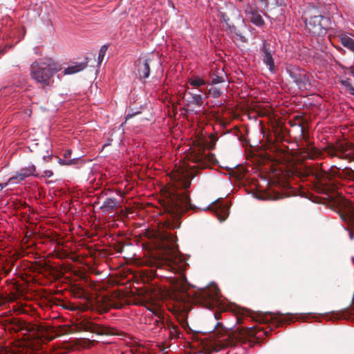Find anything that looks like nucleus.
Segmentation results:
<instances>
[{"label": "nucleus", "mask_w": 354, "mask_h": 354, "mask_svg": "<svg viewBox=\"0 0 354 354\" xmlns=\"http://www.w3.org/2000/svg\"><path fill=\"white\" fill-rule=\"evenodd\" d=\"M6 185H7V184H5V185H1V189H2V188H3L4 187H6Z\"/></svg>", "instance_id": "nucleus-35"}, {"label": "nucleus", "mask_w": 354, "mask_h": 354, "mask_svg": "<svg viewBox=\"0 0 354 354\" xmlns=\"http://www.w3.org/2000/svg\"><path fill=\"white\" fill-rule=\"evenodd\" d=\"M53 338H54V337H48V339H53Z\"/></svg>", "instance_id": "nucleus-37"}, {"label": "nucleus", "mask_w": 354, "mask_h": 354, "mask_svg": "<svg viewBox=\"0 0 354 354\" xmlns=\"http://www.w3.org/2000/svg\"><path fill=\"white\" fill-rule=\"evenodd\" d=\"M341 44L346 48L354 53V40L347 35H341L339 37Z\"/></svg>", "instance_id": "nucleus-21"}, {"label": "nucleus", "mask_w": 354, "mask_h": 354, "mask_svg": "<svg viewBox=\"0 0 354 354\" xmlns=\"http://www.w3.org/2000/svg\"><path fill=\"white\" fill-rule=\"evenodd\" d=\"M41 334L42 333H22L24 340L22 343L23 346L32 349H38L44 342L42 337L40 336Z\"/></svg>", "instance_id": "nucleus-9"}, {"label": "nucleus", "mask_w": 354, "mask_h": 354, "mask_svg": "<svg viewBox=\"0 0 354 354\" xmlns=\"http://www.w3.org/2000/svg\"><path fill=\"white\" fill-rule=\"evenodd\" d=\"M144 306L150 311L153 315L156 316L155 322L157 324V326L158 328H160V330H162L163 328L165 330H167L166 325L169 327V329L174 330L176 332H177V327L173 324H165L163 320L161 319L160 317V306L159 304L156 302H148L145 301Z\"/></svg>", "instance_id": "nucleus-6"}, {"label": "nucleus", "mask_w": 354, "mask_h": 354, "mask_svg": "<svg viewBox=\"0 0 354 354\" xmlns=\"http://www.w3.org/2000/svg\"><path fill=\"white\" fill-rule=\"evenodd\" d=\"M62 68L59 63L51 58L45 57L31 64L30 75L37 85L47 90L53 86L54 77Z\"/></svg>", "instance_id": "nucleus-2"}, {"label": "nucleus", "mask_w": 354, "mask_h": 354, "mask_svg": "<svg viewBox=\"0 0 354 354\" xmlns=\"http://www.w3.org/2000/svg\"><path fill=\"white\" fill-rule=\"evenodd\" d=\"M35 171L36 167L34 165H28V167L21 169L20 171L16 174V176L10 178L8 180V183H17L30 176H37V174H35Z\"/></svg>", "instance_id": "nucleus-11"}, {"label": "nucleus", "mask_w": 354, "mask_h": 354, "mask_svg": "<svg viewBox=\"0 0 354 354\" xmlns=\"http://www.w3.org/2000/svg\"><path fill=\"white\" fill-rule=\"evenodd\" d=\"M249 342H250V345L252 346L251 340H249Z\"/></svg>", "instance_id": "nucleus-39"}, {"label": "nucleus", "mask_w": 354, "mask_h": 354, "mask_svg": "<svg viewBox=\"0 0 354 354\" xmlns=\"http://www.w3.org/2000/svg\"><path fill=\"white\" fill-rule=\"evenodd\" d=\"M263 334H264L265 335L268 336V335L269 333H263Z\"/></svg>", "instance_id": "nucleus-38"}, {"label": "nucleus", "mask_w": 354, "mask_h": 354, "mask_svg": "<svg viewBox=\"0 0 354 354\" xmlns=\"http://www.w3.org/2000/svg\"><path fill=\"white\" fill-rule=\"evenodd\" d=\"M97 335H102V333H97ZM112 335H123L124 333H111Z\"/></svg>", "instance_id": "nucleus-33"}, {"label": "nucleus", "mask_w": 354, "mask_h": 354, "mask_svg": "<svg viewBox=\"0 0 354 354\" xmlns=\"http://www.w3.org/2000/svg\"><path fill=\"white\" fill-rule=\"evenodd\" d=\"M53 172L51 170H45L44 171V174H43V176L44 177H47V178H50L51 176H53Z\"/></svg>", "instance_id": "nucleus-29"}, {"label": "nucleus", "mask_w": 354, "mask_h": 354, "mask_svg": "<svg viewBox=\"0 0 354 354\" xmlns=\"http://www.w3.org/2000/svg\"><path fill=\"white\" fill-rule=\"evenodd\" d=\"M75 159H71V160H64V159H59L58 162L61 165H71L75 162Z\"/></svg>", "instance_id": "nucleus-27"}, {"label": "nucleus", "mask_w": 354, "mask_h": 354, "mask_svg": "<svg viewBox=\"0 0 354 354\" xmlns=\"http://www.w3.org/2000/svg\"><path fill=\"white\" fill-rule=\"evenodd\" d=\"M86 63L84 62H80L76 63L73 65L69 66L67 68H66L64 71V75H72L75 74L76 73H78L80 71H82L86 67Z\"/></svg>", "instance_id": "nucleus-18"}, {"label": "nucleus", "mask_w": 354, "mask_h": 354, "mask_svg": "<svg viewBox=\"0 0 354 354\" xmlns=\"http://www.w3.org/2000/svg\"><path fill=\"white\" fill-rule=\"evenodd\" d=\"M106 50H107V46L105 45L102 46L100 48V49L99 50V53H98V57H97L99 64H100L102 63V62L103 61L104 56L106 55Z\"/></svg>", "instance_id": "nucleus-24"}, {"label": "nucleus", "mask_w": 354, "mask_h": 354, "mask_svg": "<svg viewBox=\"0 0 354 354\" xmlns=\"http://www.w3.org/2000/svg\"><path fill=\"white\" fill-rule=\"evenodd\" d=\"M344 150V143L340 142L337 143L335 146L328 147L326 149V152L330 156H338L341 158L343 155L339 154V153H343Z\"/></svg>", "instance_id": "nucleus-16"}, {"label": "nucleus", "mask_w": 354, "mask_h": 354, "mask_svg": "<svg viewBox=\"0 0 354 354\" xmlns=\"http://www.w3.org/2000/svg\"><path fill=\"white\" fill-rule=\"evenodd\" d=\"M151 59L148 56L140 57L136 62L138 73L140 78L146 79L150 75L149 64Z\"/></svg>", "instance_id": "nucleus-10"}, {"label": "nucleus", "mask_w": 354, "mask_h": 354, "mask_svg": "<svg viewBox=\"0 0 354 354\" xmlns=\"http://www.w3.org/2000/svg\"><path fill=\"white\" fill-rule=\"evenodd\" d=\"M188 83L193 88H198L200 91V89L206 84V81L204 77L194 74L189 77Z\"/></svg>", "instance_id": "nucleus-14"}, {"label": "nucleus", "mask_w": 354, "mask_h": 354, "mask_svg": "<svg viewBox=\"0 0 354 354\" xmlns=\"http://www.w3.org/2000/svg\"><path fill=\"white\" fill-rule=\"evenodd\" d=\"M191 158L196 165L189 166L185 162L176 165L170 174V178L175 185L163 192L165 197V210L176 217L179 216L190 207L189 196L185 192L180 193L176 190V188L187 189L190 187L192 173L187 167L205 168L216 161L214 154L205 151L195 153L192 155Z\"/></svg>", "instance_id": "nucleus-1"}, {"label": "nucleus", "mask_w": 354, "mask_h": 354, "mask_svg": "<svg viewBox=\"0 0 354 354\" xmlns=\"http://www.w3.org/2000/svg\"><path fill=\"white\" fill-rule=\"evenodd\" d=\"M350 236H351V239H353V234L351 232H350Z\"/></svg>", "instance_id": "nucleus-34"}, {"label": "nucleus", "mask_w": 354, "mask_h": 354, "mask_svg": "<svg viewBox=\"0 0 354 354\" xmlns=\"http://www.w3.org/2000/svg\"><path fill=\"white\" fill-rule=\"evenodd\" d=\"M328 19L319 14L306 17L305 24L310 32L316 36H323L326 33Z\"/></svg>", "instance_id": "nucleus-4"}, {"label": "nucleus", "mask_w": 354, "mask_h": 354, "mask_svg": "<svg viewBox=\"0 0 354 354\" xmlns=\"http://www.w3.org/2000/svg\"><path fill=\"white\" fill-rule=\"evenodd\" d=\"M261 330H263L264 332H266V330H265V328H263V329H261Z\"/></svg>", "instance_id": "nucleus-40"}, {"label": "nucleus", "mask_w": 354, "mask_h": 354, "mask_svg": "<svg viewBox=\"0 0 354 354\" xmlns=\"http://www.w3.org/2000/svg\"><path fill=\"white\" fill-rule=\"evenodd\" d=\"M333 205L339 209V216L342 221L349 222L354 221V203L337 192L329 196Z\"/></svg>", "instance_id": "nucleus-3"}, {"label": "nucleus", "mask_w": 354, "mask_h": 354, "mask_svg": "<svg viewBox=\"0 0 354 354\" xmlns=\"http://www.w3.org/2000/svg\"><path fill=\"white\" fill-rule=\"evenodd\" d=\"M192 332L196 333L197 331L196 330H193Z\"/></svg>", "instance_id": "nucleus-41"}, {"label": "nucleus", "mask_w": 354, "mask_h": 354, "mask_svg": "<svg viewBox=\"0 0 354 354\" xmlns=\"http://www.w3.org/2000/svg\"><path fill=\"white\" fill-rule=\"evenodd\" d=\"M101 301L102 302L101 308L104 311H106L111 308H121L126 304V300L120 298L119 292H114L111 297H103Z\"/></svg>", "instance_id": "nucleus-8"}, {"label": "nucleus", "mask_w": 354, "mask_h": 354, "mask_svg": "<svg viewBox=\"0 0 354 354\" xmlns=\"http://www.w3.org/2000/svg\"><path fill=\"white\" fill-rule=\"evenodd\" d=\"M245 12L250 21L254 25L259 27L264 25L265 22L261 14L251 6H248L245 8Z\"/></svg>", "instance_id": "nucleus-12"}, {"label": "nucleus", "mask_w": 354, "mask_h": 354, "mask_svg": "<svg viewBox=\"0 0 354 354\" xmlns=\"http://www.w3.org/2000/svg\"><path fill=\"white\" fill-rule=\"evenodd\" d=\"M117 205L118 201L115 198H109L104 201L101 207V209L104 212L111 211L113 210L117 207Z\"/></svg>", "instance_id": "nucleus-20"}, {"label": "nucleus", "mask_w": 354, "mask_h": 354, "mask_svg": "<svg viewBox=\"0 0 354 354\" xmlns=\"http://www.w3.org/2000/svg\"><path fill=\"white\" fill-rule=\"evenodd\" d=\"M262 51L263 53V63L266 64L269 67V70L271 73L274 72V59L272 57V54L270 53L269 50V48L267 46V45L263 43V47H262Z\"/></svg>", "instance_id": "nucleus-13"}, {"label": "nucleus", "mask_w": 354, "mask_h": 354, "mask_svg": "<svg viewBox=\"0 0 354 354\" xmlns=\"http://www.w3.org/2000/svg\"><path fill=\"white\" fill-rule=\"evenodd\" d=\"M65 308H68V309H69L71 310H73V311L77 310V309H80L82 311H85V310L88 309V306H86V305H84L83 306L80 308V307H78L77 306H75V305L72 304V305L66 306Z\"/></svg>", "instance_id": "nucleus-25"}, {"label": "nucleus", "mask_w": 354, "mask_h": 354, "mask_svg": "<svg viewBox=\"0 0 354 354\" xmlns=\"http://www.w3.org/2000/svg\"><path fill=\"white\" fill-rule=\"evenodd\" d=\"M187 324L185 322L181 324V326L183 327V328L184 330H187Z\"/></svg>", "instance_id": "nucleus-31"}, {"label": "nucleus", "mask_w": 354, "mask_h": 354, "mask_svg": "<svg viewBox=\"0 0 354 354\" xmlns=\"http://www.w3.org/2000/svg\"><path fill=\"white\" fill-rule=\"evenodd\" d=\"M351 93L354 95V89L352 88Z\"/></svg>", "instance_id": "nucleus-36"}, {"label": "nucleus", "mask_w": 354, "mask_h": 354, "mask_svg": "<svg viewBox=\"0 0 354 354\" xmlns=\"http://www.w3.org/2000/svg\"><path fill=\"white\" fill-rule=\"evenodd\" d=\"M86 332H106L105 328L97 324L88 322L85 327Z\"/></svg>", "instance_id": "nucleus-22"}, {"label": "nucleus", "mask_w": 354, "mask_h": 354, "mask_svg": "<svg viewBox=\"0 0 354 354\" xmlns=\"http://www.w3.org/2000/svg\"><path fill=\"white\" fill-rule=\"evenodd\" d=\"M200 93H192L191 100L187 104V111L195 113L196 114L201 112L205 98L207 97V93L203 89H200Z\"/></svg>", "instance_id": "nucleus-7"}, {"label": "nucleus", "mask_w": 354, "mask_h": 354, "mask_svg": "<svg viewBox=\"0 0 354 354\" xmlns=\"http://www.w3.org/2000/svg\"><path fill=\"white\" fill-rule=\"evenodd\" d=\"M223 82V77H219L218 75H216L214 77H212V84H216Z\"/></svg>", "instance_id": "nucleus-28"}, {"label": "nucleus", "mask_w": 354, "mask_h": 354, "mask_svg": "<svg viewBox=\"0 0 354 354\" xmlns=\"http://www.w3.org/2000/svg\"><path fill=\"white\" fill-rule=\"evenodd\" d=\"M199 302L207 308L211 309L219 304V290L216 286L201 291L198 297Z\"/></svg>", "instance_id": "nucleus-5"}, {"label": "nucleus", "mask_w": 354, "mask_h": 354, "mask_svg": "<svg viewBox=\"0 0 354 354\" xmlns=\"http://www.w3.org/2000/svg\"><path fill=\"white\" fill-rule=\"evenodd\" d=\"M180 262V259L177 257L174 259L171 257H168L165 259V264L168 267V269H170L174 272H178L183 267V265H179Z\"/></svg>", "instance_id": "nucleus-17"}, {"label": "nucleus", "mask_w": 354, "mask_h": 354, "mask_svg": "<svg viewBox=\"0 0 354 354\" xmlns=\"http://www.w3.org/2000/svg\"><path fill=\"white\" fill-rule=\"evenodd\" d=\"M71 153H72V151L71 149H67L66 151H64V153L63 154L64 158H67L70 157L71 155Z\"/></svg>", "instance_id": "nucleus-30"}, {"label": "nucleus", "mask_w": 354, "mask_h": 354, "mask_svg": "<svg viewBox=\"0 0 354 354\" xmlns=\"http://www.w3.org/2000/svg\"><path fill=\"white\" fill-rule=\"evenodd\" d=\"M170 335H175L176 337H180V335L182 333H169Z\"/></svg>", "instance_id": "nucleus-32"}, {"label": "nucleus", "mask_w": 354, "mask_h": 354, "mask_svg": "<svg viewBox=\"0 0 354 354\" xmlns=\"http://www.w3.org/2000/svg\"><path fill=\"white\" fill-rule=\"evenodd\" d=\"M209 92L214 97H218L222 94V91L216 87L211 88Z\"/></svg>", "instance_id": "nucleus-26"}, {"label": "nucleus", "mask_w": 354, "mask_h": 354, "mask_svg": "<svg viewBox=\"0 0 354 354\" xmlns=\"http://www.w3.org/2000/svg\"><path fill=\"white\" fill-rule=\"evenodd\" d=\"M216 214L220 221H223L226 219L229 215V207L227 205L216 204L214 207Z\"/></svg>", "instance_id": "nucleus-15"}, {"label": "nucleus", "mask_w": 354, "mask_h": 354, "mask_svg": "<svg viewBox=\"0 0 354 354\" xmlns=\"http://www.w3.org/2000/svg\"><path fill=\"white\" fill-rule=\"evenodd\" d=\"M229 337L230 338H235L239 342H242V337L241 335H244L245 333H228ZM247 335H250L249 337H255L256 341L259 342V337H256V335L257 333H246ZM243 342H245V340H243Z\"/></svg>", "instance_id": "nucleus-23"}, {"label": "nucleus", "mask_w": 354, "mask_h": 354, "mask_svg": "<svg viewBox=\"0 0 354 354\" xmlns=\"http://www.w3.org/2000/svg\"><path fill=\"white\" fill-rule=\"evenodd\" d=\"M86 63L84 62H80L76 63L73 65L69 66L67 68H66L64 71V75H72L75 74L76 73H78L80 71H82L86 67Z\"/></svg>", "instance_id": "nucleus-19"}]
</instances>
